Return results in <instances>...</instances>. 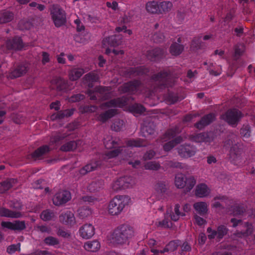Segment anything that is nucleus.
<instances>
[{
    "label": "nucleus",
    "mask_w": 255,
    "mask_h": 255,
    "mask_svg": "<svg viewBox=\"0 0 255 255\" xmlns=\"http://www.w3.org/2000/svg\"><path fill=\"white\" fill-rule=\"evenodd\" d=\"M179 133V128L176 127L168 129L165 133V135L168 138H171L175 137L176 134Z\"/></svg>",
    "instance_id": "obj_52"
},
{
    "label": "nucleus",
    "mask_w": 255,
    "mask_h": 255,
    "mask_svg": "<svg viewBox=\"0 0 255 255\" xmlns=\"http://www.w3.org/2000/svg\"><path fill=\"white\" fill-rule=\"evenodd\" d=\"M193 207L197 213L201 216H204L207 213V205L205 202H200L195 203Z\"/></svg>",
    "instance_id": "obj_27"
},
{
    "label": "nucleus",
    "mask_w": 255,
    "mask_h": 255,
    "mask_svg": "<svg viewBox=\"0 0 255 255\" xmlns=\"http://www.w3.org/2000/svg\"><path fill=\"white\" fill-rule=\"evenodd\" d=\"M149 72V69L144 66L130 67L126 71L127 75L132 77L146 75Z\"/></svg>",
    "instance_id": "obj_13"
},
{
    "label": "nucleus",
    "mask_w": 255,
    "mask_h": 255,
    "mask_svg": "<svg viewBox=\"0 0 255 255\" xmlns=\"http://www.w3.org/2000/svg\"><path fill=\"white\" fill-rule=\"evenodd\" d=\"M251 128L249 125H244L240 130L241 134L246 137L250 136Z\"/></svg>",
    "instance_id": "obj_59"
},
{
    "label": "nucleus",
    "mask_w": 255,
    "mask_h": 255,
    "mask_svg": "<svg viewBox=\"0 0 255 255\" xmlns=\"http://www.w3.org/2000/svg\"><path fill=\"white\" fill-rule=\"evenodd\" d=\"M21 216L22 214L19 212L12 211L4 207H0V217L18 218Z\"/></svg>",
    "instance_id": "obj_23"
},
{
    "label": "nucleus",
    "mask_w": 255,
    "mask_h": 255,
    "mask_svg": "<svg viewBox=\"0 0 255 255\" xmlns=\"http://www.w3.org/2000/svg\"><path fill=\"white\" fill-rule=\"evenodd\" d=\"M23 46V44L22 39L17 36H15L6 41V47L8 49L19 50L21 49Z\"/></svg>",
    "instance_id": "obj_15"
},
{
    "label": "nucleus",
    "mask_w": 255,
    "mask_h": 255,
    "mask_svg": "<svg viewBox=\"0 0 255 255\" xmlns=\"http://www.w3.org/2000/svg\"><path fill=\"white\" fill-rule=\"evenodd\" d=\"M14 18L13 12L8 10H3L0 12V24L11 21Z\"/></svg>",
    "instance_id": "obj_26"
},
{
    "label": "nucleus",
    "mask_w": 255,
    "mask_h": 255,
    "mask_svg": "<svg viewBox=\"0 0 255 255\" xmlns=\"http://www.w3.org/2000/svg\"><path fill=\"white\" fill-rule=\"evenodd\" d=\"M118 114V110L111 109L102 113L99 116V120L102 123H105L108 120L112 118Z\"/></svg>",
    "instance_id": "obj_25"
},
{
    "label": "nucleus",
    "mask_w": 255,
    "mask_h": 255,
    "mask_svg": "<svg viewBox=\"0 0 255 255\" xmlns=\"http://www.w3.org/2000/svg\"><path fill=\"white\" fill-rule=\"evenodd\" d=\"M146 169L158 170L161 168V166L158 162L155 161L147 162L144 165Z\"/></svg>",
    "instance_id": "obj_49"
},
{
    "label": "nucleus",
    "mask_w": 255,
    "mask_h": 255,
    "mask_svg": "<svg viewBox=\"0 0 255 255\" xmlns=\"http://www.w3.org/2000/svg\"><path fill=\"white\" fill-rule=\"evenodd\" d=\"M195 194L199 197L206 196L208 195L207 186L205 184L198 185L196 187Z\"/></svg>",
    "instance_id": "obj_37"
},
{
    "label": "nucleus",
    "mask_w": 255,
    "mask_h": 255,
    "mask_svg": "<svg viewBox=\"0 0 255 255\" xmlns=\"http://www.w3.org/2000/svg\"><path fill=\"white\" fill-rule=\"evenodd\" d=\"M79 216L81 219H84L91 214V211L89 208L83 206L78 210Z\"/></svg>",
    "instance_id": "obj_46"
},
{
    "label": "nucleus",
    "mask_w": 255,
    "mask_h": 255,
    "mask_svg": "<svg viewBox=\"0 0 255 255\" xmlns=\"http://www.w3.org/2000/svg\"><path fill=\"white\" fill-rule=\"evenodd\" d=\"M122 105V102L120 99H114L110 100V101L105 102L102 105V106L107 108L121 107Z\"/></svg>",
    "instance_id": "obj_43"
},
{
    "label": "nucleus",
    "mask_w": 255,
    "mask_h": 255,
    "mask_svg": "<svg viewBox=\"0 0 255 255\" xmlns=\"http://www.w3.org/2000/svg\"><path fill=\"white\" fill-rule=\"evenodd\" d=\"M112 47H116L121 45L122 43V38L121 35H114L106 37L103 40V44L105 45L106 42Z\"/></svg>",
    "instance_id": "obj_19"
},
{
    "label": "nucleus",
    "mask_w": 255,
    "mask_h": 255,
    "mask_svg": "<svg viewBox=\"0 0 255 255\" xmlns=\"http://www.w3.org/2000/svg\"><path fill=\"white\" fill-rule=\"evenodd\" d=\"M140 84V82L137 80H134L124 84L120 87V90L124 93H129L132 94L136 91L138 87Z\"/></svg>",
    "instance_id": "obj_12"
},
{
    "label": "nucleus",
    "mask_w": 255,
    "mask_h": 255,
    "mask_svg": "<svg viewBox=\"0 0 255 255\" xmlns=\"http://www.w3.org/2000/svg\"><path fill=\"white\" fill-rule=\"evenodd\" d=\"M127 144L129 146L143 147L147 145L145 140L138 139L136 140H130L128 141Z\"/></svg>",
    "instance_id": "obj_40"
},
{
    "label": "nucleus",
    "mask_w": 255,
    "mask_h": 255,
    "mask_svg": "<svg viewBox=\"0 0 255 255\" xmlns=\"http://www.w3.org/2000/svg\"><path fill=\"white\" fill-rule=\"evenodd\" d=\"M54 83L56 85V89L58 91H64L68 88L67 82L61 78L56 79L54 80Z\"/></svg>",
    "instance_id": "obj_36"
},
{
    "label": "nucleus",
    "mask_w": 255,
    "mask_h": 255,
    "mask_svg": "<svg viewBox=\"0 0 255 255\" xmlns=\"http://www.w3.org/2000/svg\"><path fill=\"white\" fill-rule=\"evenodd\" d=\"M27 71L26 64H20L14 69L9 74V77L11 79L16 78L22 76Z\"/></svg>",
    "instance_id": "obj_21"
},
{
    "label": "nucleus",
    "mask_w": 255,
    "mask_h": 255,
    "mask_svg": "<svg viewBox=\"0 0 255 255\" xmlns=\"http://www.w3.org/2000/svg\"><path fill=\"white\" fill-rule=\"evenodd\" d=\"M111 87L98 86L95 88V91L97 93V96L102 100H107L111 98Z\"/></svg>",
    "instance_id": "obj_14"
},
{
    "label": "nucleus",
    "mask_w": 255,
    "mask_h": 255,
    "mask_svg": "<svg viewBox=\"0 0 255 255\" xmlns=\"http://www.w3.org/2000/svg\"><path fill=\"white\" fill-rule=\"evenodd\" d=\"M26 228L24 221H15L13 222V230L20 231Z\"/></svg>",
    "instance_id": "obj_50"
},
{
    "label": "nucleus",
    "mask_w": 255,
    "mask_h": 255,
    "mask_svg": "<svg viewBox=\"0 0 255 255\" xmlns=\"http://www.w3.org/2000/svg\"><path fill=\"white\" fill-rule=\"evenodd\" d=\"M134 229L129 225L123 224L118 227L114 231L112 239L113 242L118 244L125 243L134 235Z\"/></svg>",
    "instance_id": "obj_1"
},
{
    "label": "nucleus",
    "mask_w": 255,
    "mask_h": 255,
    "mask_svg": "<svg viewBox=\"0 0 255 255\" xmlns=\"http://www.w3.org/2000/svg\"><path fill=\"white\" fill-rule=\"evenodd\" d=\"M60 222L65 225H72L75 223L74 214L71 211H67L59 216Z\"/></svg>",
    "instance_id": "obj_17"
},
{
    "label": "nucleus",
    "mask_w": 255,
    "mask_h": 255,
    "mask_svg": "<svg viewBox=\"0 0 255 255\" xmlns=\"http://www.w3.org/2000/svg\"><path fill=\"white\" fill-rule=\"evenodd\" d=\"M54 217V213L48 210L43 211L40 215L41 219L45 221L51 220Z\"/></svg>",
    "instance_id": "obj_48"
},
{
    "label": "nucleus",
    "mask_w": 255,
    "mask_h": 255,
    "mask_svg": "<svg viewBox=\"0 0 255 255\" xmlns=\"http://www.w3.org/2000/svg\"><path fill=\"white\" fill-rule=\"evenodd\" d=\"M231 222L233 224L232 226L233 227L239 226L241 229L243 228L246 229L245 231L243 230H241V231H237L231 235V237L234 240H237L238 238L249 236L253 232V225L249 222L244 223L242 220L236 218L231 219Z\"/></svg>",
    "instance_id": "obj_2"
},
{
    "label": "nucleus",
    "mask_w": 255,
    "mask_h": 255,
    "mask_svg": "<svg viewBox=\"0 0 255 255\" xmlns=\"http://www.w3.org/2000/svg\"><path fill=\"white\" fill-rule=\"evenodd\" d=\"M124 121L123 120H117L114 122L111 126V129L116 131H120L123 128Z\"/></svg>",
    "instance_id": "obj_51"
},
{
    "label": "nucleus",
    "mask_w": 255,
    "mask_h": 255,
    "mask_svg": "<svg viewBox=\"0 0 255 255\" xmlns=\"http://www.w3.org/2000/svg\"><path fill=\"white\" fill-rule=\"evenodd\" d=\"M85 98V96L83 94H78L72 95L69 98V101L72 103L77 102Z\"/></svg>",
    "instance_id": "obj_62"
},
{
    "label": "nucleus",
    "mask_w": 255,
    "mask_h": 255,
    "mask_svg": "<svg viewBox=\"0 0 255 255\" xmlns=\"http://www.w3.org/2000/svg\"><path fill=\"white\" fill-rule=\"evenodd\" d=\"M238 139V137L236 134H235L233 132H230L227 137V139L225 141L224 144L225 145H228L230 146L231 145H234L236 144V141Z\"/></svg>",
    "instance_id": "obj_39"
},
{
    "label": "nucleus",
    "mask_w": 255,
    "mask_h": 255,
    "mask_svg": "<svg viewBox=\"0 0 255 255\" xmlns=\"http://www.w3.org/2000/svg\"><path fill=\"white\" fill-rule=\"evenodd\" d=\"M201 38V37H196L193 39L190 44V50L196 51L202 48L203 47V42Z\"/></svg>",
    "instance_id": "obj_34"
},
{
    "label": "nucleus",
    "mask_w": 255,
    "mask_h": 255,
    "mask_svg": "<svg viewBox=\"0 0 255 255\" xmlns=\"http://www.w3.org/2000/svg\"><path fill=\"white\" fill-rule=\"evenodd\" d=\"M177 150L178 155L182 158H187L194 156L196 152V147L190 144L185 143L178 146Z\"/></svg>",
    "instance_id": "obj_8"
},
{
    "label": "nucleus",
    "mask_w": 255,
    "mask_h": 255,
    "mask_svg": "<svg viewBox=\"0 0 255 255\" xmlns=\"http://www.w3.org/2000/svg\"><path fill=\"white\" fill-rule=\"evenodd\" d=\"M84 248L86 250L95 252L97 251L100 248V243L95 240L92 242H87L84 245Z\"/></svg>",
    "instance_id": "obj_32"
},
{
    "label": "nucleus",
    "mask_w": 255,
    "mask_h": 255,
    "mask_svg": "<svg viewBox=\"0 0 255 255\" xmlns=\"http://www.w3.org/2000/svg\"><path fill=\"white\" fill-rule=\"evenodd\" d=\"M172 3L170 1H162L159 3V13L168 12L171 10Z\"/></svg>",
    "instance_id": "obj_41"
},
{
    "label": "nucleus",
    "mask_w": 255,
    "mask_h": 255,
    "mask_svg": "<svg viewBox=\"0 0 255 255\" xmlns=\"http://www.w3.org/2000/svg\"><path fill=\"white\" fill-rule=\"evenodd\" d=\"M183 98L184 97H179L177 94L173 92H168L167 96V100L168 101L170 102L171 104H175Z\"/></svg>",
    "instance_id": "obj_47"
},
{
    "label": "nucleus",
    "mask_w": 255,
    "mask_h": 255,
    "mask_svg": "<svg viewBox=\"0 0 255 255\" xmlns=\"http://www.w3.org/2000/svg\"><path fill=\"white\" fill-rule=\"evenodd\" d=\"M228 230L224 225H220L217 228L218 239L220 240L228 233Z\"/></svg>",
    "instance_id": "obj_53"
},
{
    "label": "nucleus",
    "mask_w": 255,
    "mask_h": 255,
    "mask_svg": "<svg viewBox=\"0 0 255 255\" xmlns=\"http://www.w3.org/2000/svg\"><path fill=\"white\" fill-rule=\"evenodd\" d=\"M215 115L214 114L210 113L209 114L204 116L201 118L200 121L197 122L195 126L198 129H202L204 127L209 125L213 122L215 119Z\"/></svg>",
    "instance_id": "obj_18"
},
{
    "label": "nucleus",
    "mask_w": 255,
    "mask_h": 255,
    "mask_svg": "<svg viewBox=\"0 0 255 255\" xmlns=\"http://www.w3.org/2000/svg\"><path fill=\"white\" fill-rule=\"evenodd\" d=\"M135 184V181L131 176H124L120 177L113 184V188L115 191L124 190L131 187Z\"/></svg>",
    "instance_id": "obj_5"
},
{
    "label": "nucleus",
    "mask_w": 255,
    "mask_h": 255,
    "mask_svg": "<svg viewBox=\"0 0 255 255\" xmlns=\"http://www.w3.org/2000/svg\"><path fill=\"white\" fill-rule=\"evenodd\" d=\"M32 26L31 22L25 19L21 20L18 24V28L21 30H29Z\"/></svg>",
    "instance_id": "obj_45"
},
{
    "label": "nucleus",
    "mask_w": 255,
    "mask_h": 255,
    "mask_svg": "<svg viewBox=\"0 0 255 255\" xmlns=\"http://www.w3.org/2000/svg\"><path fill=\"white\" fill-rule=\"evenodd\" d=\"M146 9L151 13H159V4L155 1H149L146 4Z\"/></svg>",
    "instance_id": "obj_33"
},
{
    "label": "nucleus",
    "mask_w": 255,
    "mask_h": 255,
    "mask_svg": "<svg viewBox=\"0 0 255 255\" xmlns=\"http://www.w3.org/2000/svg\"><path fill=\"white\" fill-rule=\"evenodd\" d=\"M166 50L160 47H156L147 51V58L151 61H158L166 56Z\"/></svg>",
    "instance_id": "obj_9"
},
{
    "label": "nucleus",
    "mask_w": 255,
    "mask_h": 255,
    "mask_svg": "<svg viewBox=\"0 0 255 255\" xmlns=\"http://www.w3.org/2000/svg\"><path fill=\"white\" fill-rule=\"evenodd\" d=\"M184 46L176 42H173L169 48L170 53L174 56L179 55L184 50Z\"/></svg>",
    "instance_id": "obj_29"
},
{
    "label": "nucleus",
    "mask_w": 255,
    "mask_h": 255,
    "mask_svg": "<svg viewBox=\"0 0 255 255\" xmlns=\"http://www.w3.org/2000/svg\"><path fill=\"white\" fill-rule=\"evenodd\" d=\"M155 155V152L153 150H149L146 151L144 154L143 158L144 160L151 159Z\"/></svg>",
    "instance_id": "obj_64"
},
{
    "label": "nucleus",
    "mask_w": 255,
    "mask_h": 255,
    "mask_svg": "<svg viewBox=\"0 0 255 255\" xmlns=\"http://www.w3.org/2000/svg\"><path fill=\"white\" fill-rule=\"evenodd\" d=\"M16 182V180L13 178L8 179L1 183H0V191L1 193L8 190Z\"/></svg>",
    "instance_id": "obj_30"
},
{
    "label": "nucleus",
    "mask_w": 255,
    "mask_h": 255,
    "mask_svg": "<svg viewBox=\"0 0 255 255\" xmlns=\"http://www.w3.org/2000/svg\"><path fill=\"white\" fill-rule=\"evenodd\" d=\"M186 177L185 175L180 173L178 174L175 177V184L178 188H183L186 186Z\"/></svg>",
    "instance_id": "obj_35"
},
{
    "label": "nucleus",
    "mask_w": 255,
    "mask_h": 255,
    "mask_svg": "<svg viewBox=\"0 0 255 255\" xmlns=\"http://www.w3.org/2000/svg\"><path fill=\"white\" fill-rule=\"evenodd\" d=\"M104 185V182L103 180H97L90 183L88 186V189L90 192H96L103 188Z\"/></svg>",
    "instance_id": "obj_28"
},
{
    "label": "nucleus",
    "mask_w": 255,
    "mask_h": 255,
    "mask_svg": "<svg viewBox=\"0 0 255 255\" xmlns=\"http://www.w3.org/2000/svg\"><path fill=\"white\" fill-rule=\"evenodd\" d=\"M152 38L154 42L161 43L164 40L165 37L163 33L156 32L153 34Z\"/></svg>",
    "instance_id": "obj_56"
},
{
    "label": "nucleus",
    "mask_w": 255,
    "mask_h": 255,
    "mask_svg": "<svg viewBox=\"0 0 255 255\" xmlns=\"http://www.w3.org/2000/svg\"><path fill=\"white\" fill-rule=\"evenodd\" d=\"M155 189L157 192L161 193H164L167 190L166 185L162 181H158L155 185Z\"/></svg>",
    "instance_id": "obj_54"
},
{
    "label": "nucleus",
    "mask_w": 255,
    "mask_h": 255,
    "mask_svg": "<svg viewBox=\"0 0 255 255\" xmlns=\"http://www.w3.org/2000/svg\"><path fill=\"white\" fill-rule=\"evenodd\" d=\"M81 144L82 141L80 140L70 141L62 145L60 147V150L65 152L73 151Z\"/></svg>",
    "instance_id": "obj_22"
},
{
    "label": "nucleus",
    "mask_w": 255,
    "mask_h": 255,
    "mask_svg": "<svg viewBox=\"0 0 255 255\" xmlns=\"http://www.w3.org/2000/svg\"><path fill=\"white\" fill-rule=\"evenodd\" d=\"M222 117L223 119L230 125L236 127L240 121L242 117V114L241 111L237 109H230Z\"/></svg>",
    "instance_id": "obj_6"
},
{
    "label": "nucleus",
    "mask_w": 255,
    "mask_h": 255,
    "mask_svg": "<svg viewBox=\"0 0 255 255\" xmlns=\"http://www.w3.org/2000/svg\"><path fill=\"white\" fill-rule=\"evenodd\" d=\"M84 73L83 69L74 68L71 70L69 73V77L70 80L76 81L80 78Z\"/></svg>",
    "instance_id": "obj_31"
},
{
    "label": "nucleus",
    "mask_w": 255,
    "mask_h": 255,
    "mask_svg": "<svg viewBox=\"0 0 255 255\" xmlns=\"http://www.w3.org/2000/svg\"><path fill=\"white\" fill-rule=\"evenodd\" d=\"M81 236L83 238H90L95 234V229L91 224H85L80 229Z\"/></svg>",
    "instance_id": "obj_20"
},
{
    "label": "nucleus",
    "mask_w": 255,
    "mask_h": 255,
    "mask_svg": "<svg viewBox=\"0 0 255 255\" xmlns=\"http://www.w3.org/2000/svg\"><path fill=\"white\" fill-rule=\"evenodd\" d=\"M185 191L189 192L196 184V180L193 176H189L186 177Z\"/></svg>",
    "instance_id": "obj_42"
},
{
    "label": "nucleus",
    "mask_w": 255,
    "mask_h": 255,
    "mask_svg": "<svg viewBox=\"0 0 255 255\" xmlns=\"http://www.w3.org/2000/svg\"><path fill=\"white\" fill-rule=\"evenodd\" d=\"M99 75L94 72H91L86 74L83 77L84 81L85 82H99Z\"/></svg>",
    "instance_id": "obj_38"
},
{
    "label": "nucleus",
    "mask_w": 255,
    "mask_h": 255,
    "mask_svg": "<svg viewBox=\"0 0 255 255\" xmlns=\"http://www.w3.org/2000/svg\"><path fill=\"white\" fill-rule=\"evenodd\" d=\"M20 244L18 243L16 245L13 244L9 246L6 249V252L9 254H12L16 251H20Z\"/></svg>",
    "instance_id": "obj_57"
},
{
    "label": "nucleus",
    "mask_w": 255,
    "mask_h": 255,
    "mask_svg": "<svg viewBox=\"0 0 255 255\" xmlns=\"http://www.w3.org/2000/svg\"><path fill=\"white\" fill-rule=\"evenodd\" d=\"M216 135L213 131L204 132L195 135H192L190 139L196 142H210L214 140Z\"/></svg>",
    "instance_id": "obj_11"
},
{
    "label": "nucleus",
    "mask_w": 255,
    "mask_h": 255,
    "mask_svg": "<svg viewBox=\"0 0 255 255\" xmlns=\"http://www.w3.org/2000/svg\"><path fill=\"white\" fill-rule=\"evenodd\" d=\"M44 241L46 244L50 246L57 245L59 243V242L57 239L52 236H49L46 238Z\"/></svg>",
    "instance_id": "obj_58"
},
{
    "label": "nucleus",
    "mask_w": 255,
    "mask_h": 255,
    "mask_svg": "<svg viewBox=\"0 0 255 255\" xmlns=\"http://www.w3.org/2000/svg\"><path fill=\"white\" fill-rule=\"evenodd\" d=\"M49 151V147L48 145H43L36 149L31 154V158L34 160H36L41 156L45 155Z\"/></svg>",
    "instance_id": "obj_24"
},
{
    "label": "nucleus",
    "mask_w": 255,
    "mask_h": 255,
    "mask_svg": "<svg viewBox=\"0 0 255 255\" xmlns=\"http://www.w3.org/2000/svg\"><path fill=\"white\" fill-rule=\"evenodd\" d=\"M128 196H117L114 198L109 205V213L112 215H117L120 213L126 205L130 201Z\"/></svg>",
    "instance_id": "obj_3"
},
{
    "label": "nucleus",
    "mask_w": 255,
    "mask_h": 255,
    "mask_svg": "<svg viewBox=\"0 0 255 255\" xmlns=\"http://www.w3.org/2000/svg\"><path fill=\"white\" fill-rule=\"evenodd\" d=\"M71 198L69 191L64 190L57 193L53 198V204L56 206H61L65 204Z\"/></svg>",
    "instance_id": "obj_10"
},
{
    "label": "nucleus",
    "mask_w": 255,
    "mask_h": 255,
    "mask_svg": "<svg viewBox=\"0 0 255 255\" xmlns=\"http://www.w3.org/2000/svg\"><path fill=\"white\" fill-rule=\"evenodd\" d=\"M50 14L55 26L58 27L64 25L66 22L65 11L57 4H53L50 8Z\"/></svg>",
    "instance_id": "obj_4"
},
{
    "label": "nucleus",
    "mask_w": 255,
    "mask_h": 255,
    "mask_svg": "<svg viewBox=\"0 0 255 255\" xmlns=\"http://www.w3.org/2000/svg\"><path fill=\"white\" fill-rule=\"evenodd\" d=\"M152 117H146L143 120L141 126V132L144 137L152 135L155 131L156 125Z\"/></svg>",
    "instance_id": "obj_7"
},
{
    "label": "nucleus",
    "mask_w": 255,
    "mask_h": 255,
    "mask_svg": "<svg viewBox=\"0 0 255 255\" xmlns=\"http://www.w3.org/2000/svg\"><path fill=\"white\" fill-rule=\"evenodd\" d=\"M167 166L170 168H175L182 169L184 168L183 164L178 161H174L172 160L168 161L167 162Z\"/></svg>",
    "instance_id": "obj_60"
},
{
    "label": "nucleus",
    "mask_w": 255,
    "mask_h": 255,
    "mask_svg": "<svg viewBox=\"0 0 255 255\" xmlns=\"http://www.w3.org/2000/svg\"><path fill=\"white\" fill-rule=\"evenodd\" d=\"M168 73L166 71H161L152 76V79L158 81L161 88L167 87V80Z\"/></svg>",
    "instance_id": "obj_16"
},
{
    "label": "nucleus",
    "mask_w": 255,
    "mask_h": 255,
    "mask_svg": "<svg viewBox=\"0 0 255 255\" xmlns=\"http://www.w3.org/2000/svg\"><path fill=\"white\" fill-rule=\"evenodd\" d=\"M246 210L243 207L235 206L232 207V211L234 216H239L242 215Z\"/></svg>",
    "instance_id": "obj_55"
},
{
    "label": "nucleus",
    "mask_w": 255,
    "mask_h": 255,
    "mask_svg": "<svg viewBox=\"0 0 255 255\" xmlns=\"http://www.w3.org/2000/svg\"><path fill=\"white\" fill-rule=\"evenodd\" d=\"M93 166L90 164H87L80 170V173L85 175L86 173L93 171Z\"/></svg>",
    "instance_id": "obj_63"
},
{
    "label": "nucleus",
    "mask_w": 255,
    "mask_h": 255,
    "mask_svg": "<svg viewBox=\"0 0 255 255\" xmlns=\"http://www.w3.org/2000/svg\"><path fill=\"white\" fill-rule=\"evenodd\" d=\"M105 146L107 149H112L115 148L117 145H119L120 144L114 140L109 139L104 141Z\"/></svg>",
    "instance_id": "obj_61"
},
{
    "label": "nucleus",
    "mask_w": 255,
    "mask_h": 255,
    "mask_svg": "<svg viewBox=\"0 0 255 255\" xmlns=\"http://www.w3.org/2000/svg\"><path fill=\"white\" fill-rule=\"evenodd\" d=\"M10 118L12 121L16 124H22L25 119L24 117L20 113H13L11 114Z\"/></svg>",
    "instance_id": "obj_44"
}]
</instances>
